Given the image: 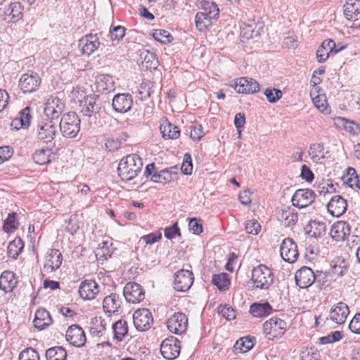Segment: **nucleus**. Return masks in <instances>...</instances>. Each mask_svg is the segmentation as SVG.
Here are the masks:
<instances>
[{
  "instance_id": "1",
  "label": "nucleus",
  "mask_w": 360,
  "mask_h": 360,
  "mask_svg": "<svg viewBox=\"0 0 360 360\" xmlns=\"http://www.w3.org/2000/svg\"><path fill=\"white\" fill-rule=\"evenodd\" d=\"M143 166L141 158L136 154H130L121 159L117 172L124 181H130L141 172Z\"/></svg>"
},
{
  "instance_id": "2",
  "label": "nucleus",
  "mask_w": 360,
  "mask_h": 360,
  "mask_svg": "<svg viewBox=\"0 0 360 360\" xmlns=\"http://www.w3.org/2000/svg\"><path fill=\"white\" fill-rule=\"evenodd\" d=\"M81 120L75 112H68L63 115L59 127L62 135L66 138L75 137L80 130Z\"/></svg>"
},
{
  "instance_id": "3",
  "label": "nucleus",
  "mask_w": 360,
  "mask_h": 360,
  "mask_svg": "<svg viewBox=\"0 0 360 360\" xmlns=\"http://www.w3.org/2000/svg\"><path fill=\"white\" fill-rule=\"evenodd\" d=\"M274 274L271 269L264 264H259L252 271V281L256 288L267 290L273 284Z\"/></svg>"
},
{
  "instance_id": "4",
  "label": "nucleus",
  "mask_w": 360,
  "mask_h": 360,
  "mask_svg": "<svg viewBox=\"0 0 360 360\" xmlns=\"http://www.w3.org/2000/svg\"><path fill=\"white\" fill-rule=\"evenodd\" d=\"M101 109V102L98 96L90 94L85 96L79 102V112L84 116L93 119L94 122L97 120V115Z\"/></svg>"
},
{
  "instance_id": "5",
  "label": "nucleus",
  "mask_w": 360,
  "mask_h": 360,
  "mask_svg": "<svg viewBox=\"0 0 360 360\" xmlns=\"http://www.w3.org/2000/svg\"><path fill=\"white\" fill-rule=\"evenodd\" d=\"M286 322L278 317H272L265 321L263 331L269 340L281 338L286 330Z\"/></svg>"
},
{
  "instance_id": "6",
  "label": "nucleus",
  "mask_w": 360,
  "mask_h": 360,
  "mask_svg": "<svg viewBox=\"0 0 360 360\" xmlns=\"http://www.w3.org/2000/svg\"><path fill=\"white\" fill-rule=\"evenodd\" d=\"M65 102L57 96H50L44 103V112L51 120H57L65 110Z\"/></svg>"
},
{
  "instance_id": "7",
  "label": "nucleus",
  "mask_w": 360,
  "mask_h": 360,
  "mask_svg": "<svg viewBox=\"0 0 360 360\" xmlns=\"http://www.w3.org/2000/svg\"><path fill=\"white\" fill-rule=\"evenodd\" d=\"M133 322L136 330L143 332L150 328L153 323V318L149 309H139L133 314Z\"/></svg>"
},
{
  "instance_id": "8",
  "label": "nucleus",
  "mask_w": 360,
  "mask_h": 360,
  "mask_svg": "<svg viewBox=\"0 0 360 360\" xmlns=\"http://www.w3.org/2000/svg\"><path fill=\"white\" fill-rule=\"evenodd\" d=\"M41 84L39 75L33 71L23 74L19 80V86L24 93L36 91Z\"/></svg>"
},
{
  "instance_id": "9",
  "label": "nucleus",
  "mask_w": 360,
  "mask_h": 360,
  "mask_svg": "<svg viewBox=\"0 0 360 360\" xmlns=\"http://www.w3.org/2000/svg\"><path fill=\"white\" fill-rule=\"evenodd\" d=\"M194 276L191 271L181 269L174 275V288L179 292H186L193 283Z\"/></svg>"
},
{
  "instance_id": "10",
  "label": "nucleus",
  "mask_w": 360,
  "mask_h": 360,
  "mask_svg": "<svg viewBox=\"0 0 360 360\" xmlns=\"http://www.w3.org/2000/svg\"><path fill=\"white\" fill-rule=\"evenodd\" d=\"M123 295L128 302L139 303L145 298V292L141 285L134 283H127L123 289Z\"/></svg>"
},
{
  "instance_id": "11",
  "label": "nucleus",
  "mask_w": 360,
  "mask_h": 360,
  "mask_svg": "<svg viewBox=\"0 0 360 360\" xmlns=\"http://www.w3.org/2000/svg\"><path fill=\"white\" fill-rule=\"evenodd\" d=\"M167 325L171 333L181 335L187 330L188 319L183 313H175L168 319Z\"/></svg>"
},
{
  "instance_id": "12",
  "label": "nucleus",
  "mask_w": 360,
  "mask_h": 360,
  "mask_svg": "<svg viewBox=\"0 0 360 360\" xmlns=\"http://www.w3.org/2000/svg\"><path fill=\"white\" fill-rule=\"evenodd\" d=\"M180 349V342L174 338L165 339L160 345L162 355L168 360L176 359L179 356Z\"/></svg>"
},
{
  "instance_id": "13",
  "label": "nucleus",
  "mask_w": 360,
  "mask_h": 360,
  "mask_svg": "<svg viewBox=\"0 0 360 360\" xmlns=\"http://www.w3.org/2000/svg\"><path fill=\"white\" fill-rule=\"evenodd\" d=\"M236 92L238 94H252L257 93L259 90V84L258 82L250 77H240L234 81V84H231Z\"/></svg>"
},
{
  "instance_id": "14",
  "label": "nucleus",
  "mask_w": 360,
  "mask_h": 360,
  "mask_svg": "<svg viewBox=\"0 0 360 360\" xmlns=\"http://www.w3.org/2000/svg\"><path fill=\"white\" fill-rule=\"evenodd\" d=\"M100 45L101 42L97 34H94L91 33L82 37L78 43L81 53L88 56L97 50Z\"/></svg>"
},
{
  "instance_id": "15",
  "label": "nucleus",
  "mask_w": 360,
  "mask_h": 360,
  "mask_svg": "<svg viewBox=\"0 0 360 360\" xmlns=\"http://www.w3.org/2000/svg\"><path fill=\"white\" fill-rule=\"evenodd\" d=\"M345 49L342 45H336L333 39L324 40L316 52V57L319 63H324L329 57L330 53H337Z\"/></svg>"
},
{
  "instance_id": "16",
  "label": "nucleus",
  "mask_w": 360,
  "mask_h": 360,
  "mask_svg": "<svg viewBox=\"0 0 360 360\" xmlns=\"http://www.w3.org/2000/svg\"><path fill=\"white\" fill-rule=\"evenodd\" d=\"M315 197L314 192L311 189H298L292 197V203L295 207L304 208L314 201Z\"/></svg>"
},
{
  "instance_id": "17",
  "label": "nucleus",
  "mask_w": 360,
  "mask_h": 360,
  "mask_svg": "<svg viewBox=\"0 0 360 360\" xmlns=\"http://www.w3.org/2000/svg\"><path fill=\"white\" fill-rule=\"evenodd\" d=\"M65 338L70 345L77 347H83L86 341L84 331L77 324H73L68 328Z\"/></svg>"
},
{
  "instance_id": "18",
  "label": "nucleus",
  "mask_w": 360,
  "mask_h": 360,
  "mask_svg": "<svg viewBox=\"0 0 360 360\" xmlns=\"http://www.w3.org/2000/svg\"><path fill=\"white\" fill-rule=\"evenodd\" d=\"M280 253L282 258L289 263H293L299 256L297 245L290 238H285L280 248Z\"/></svg>"
},
{
  "instance_id": "19",
  "label": "nucleus",
  "mask_w": 360,
  "mask_h": 360,
  "mask_svg": "<svg viewBox=\"0 0 360 360\" xmlns=\"http://www.w3.org/2000/svg\"><path fill=\"white\" fill-rule=\"evenodd\" d=\"M63 262V255L58 250L51 249L45 257L44 270L51 273L59 269Z\"/></svg>"
},
{
  "instance_id": "20",
  "label": "nucleus",
  "mask_w": 360,
  "mask_h": 360,
  "mask_svg": "<svg viewBox=\"0 0 360 360\" xmlns=\"http://www.w3.org/2000/svg\"><path fill=\"white\" fill-rule=\"evenodd\" d=\"M23 15V7L20 2H11L5 8L1 14L2 19L6 22H15L20 20Z\"/></svg>"
},
{
  "instance_id": "21",
  "label": "nucleus",
  "mask_w": 360,
  "mask_h": 360,
  "mask_svg": "<svg viewBox=\"0 0 360 360\" xmlns=\"http://www.w3.org/2000/svg\"><path fill=\"white\" fill-rule=\"evenodd\" d=\"M315 274L311 268L302 266L295 274L296 284L301 288L311 286L316 281Z\"/></svg>"
},
{
  "instance_id": "22",
  "label": "nucleus",
  "mask_w": 360,
  "mask_h": 360,
  "mask_svg": "<svg viewBox=\"0 0 360 360\" xmlns=\"http://www.w3.org/2000/svg\"><path fill=\"white\" fill-rule=\"evenodd\" d=\"M38 139L44 143L52 141L56 132V127L53 120H46L38 124Z\"/></svg>"
},
{
  "instance_id": "23",
  "label": "nucleus",
  "mask_w": 360,
  "mask_h": 360,
  "mask_svg": "<svg viewBox=\"0 0 360 360\" xmlns=\"http://www.w3.org/2000/svg\"><path fill=\"white\" fill-rule=\"evenodd\" d=\"M327 209L330 215L340 217L347 211V200L341 195H335L328 202Z\"/></svg>"
},
{
  "instance_id": "24",
  "label": "nucleus",
  "mask_w": 360,
  "mask_h": 360,
  "mask_svg": "<svg viewBox=\"0 0 360 360\" xmlns=\"http://www.w3.org/2000/svg\"><path fill=\"white\" fill-rule=\"evenodd\" d=\"M99 285L93 280L82 281L79 288V294L82 299L85 300H94L98 294Z\"/></svg>"
},
{
  "instance_id": "25",
  "label": "nucleus",
  "mask_w": 360,
  "mask_h": 360,
  "mask_svg": "<svg viewBox=\"0 0 360 360\" xmlns=\"http://www.w3.org/2000/svg\"><path fill=\"white\" fill-rule=\"evenodd\" d=\"M133 105L132 96L129 94H117L112 99V108L117 112H127Z\"/></svg>"
},
{
  "instance_id": "26",
  "label": "nucleus",
  "mask_w": 360,
  "mask_h": 360,
  "mask_svg": "<svg viewBox=\"0 0 360 360\" xmlns=\"http://www.w3.org/2000/svg\"><path fill=\"white\" fill-rule=\"evenodd\" d=\"M177 167H172L169 168L161 169L154 173L150 179L155 183L165 184L174 181L177 178L178 172Z\"/></svg>"
},
{
  "instance_id": "27",
  "label": "nucleus",
  "mask_w": 360,
  "mask_h": 360,
  "mask_svg": "<svg viewBox=\"0 0 360 360\" xmlns=\"http://www.w3.org/2000/svg\"><path fill=\"white\" fill-rule=\"evenodd\" d=\"M350 233L349 224L346 221H340L333 224L330 234L335 240L343 241L350 235Z\"/></svg>"
},
{
  "instance_id": "28",
  "label": "nucleus",
  "mask_w": 360,
  "mask_h": 360,
  "mask_svg": "<svg viewBox=\"0 0 360 360\" xmlns=\"http://www.w3.org/2000/svg\"><path fill=\"white\" fill-rule=\"evenodd\" d=\"M277 217L288 227L295 225L298 219L297 212L293 208L285 205L278 211Z\"/></svg>"
},
{
  "instance_id": "29",
  "label": "nucleus",
  "mask_w": 360,
  "mask_h": 360,
  "mask_svg": "<svg viewBox=\"0 0 360 360\" xmlns=\"http://www.w3.org/2000/svg\"><path fill=\"white\" fill-rule=\"evenodd\" d=\"M349 310L347 305L342 302L333 307L330 311V319L335 323L342 324L345 322Z\"/></svg>"
},
{
  "instance_id": "30",
  "label": "nucleus",
  "mask_w": 360,
  "mask_h": 360,
  "mask_svg": "<svg viewBox=\"0 0 360 360\" xmlns=\"http://www.w3.org/2000/svg\"><path fill=\"white\" fill-rule=\"evenodd\" d=\"M95 86L97 92L108 93L114 91L115 82L109 75H99L96 78Z\"/></svg>"
},
{
  "instance_id": "31",
  "label": "nucleus",
  "mask_w": 360,
  "mask_h": 360,
  "mask_svg": "<svg viewBox=\"0 0 360 360\" xmlns=\"http://www.w3.org/2000/svg\"><path fill=\"white\" fill-rule=\"evenodd\" d=\"M122 300L116 293H111L103 300V308L109 314L118 313L121 307Z\"/></svg>"
},
{
  "instance_id": "32",
  "label": "nucleus",
  "mask_w": 360,
  "mask_h": 360,
  "mask_svg": "<svg viewBox=\"0 0 360 360\" xmlns=\"http://www.w3.org/2000/svg\"><path fill=\"white\" fill-rule=\"evenodd\" d=\"M345 18L352 21L360 18V0H347L344 5Z\"/></svg>"
},
{
  "instance_id": "33",
  "label": "nucleus",
  "mask_w": 360,
  "mask_h": 360,
  "mask_svg": "<svg viewBox=\"0 0 360 360\" xmlns=\"http://www.w3.org/2000/svg\"><path fill=\"white\" fill-rule=\"evenodd\" d=\"M18 283L15 274L11 271H4L0 276V289L5 292H12Z\"/></svg>"
},
{
  "instance_id": "34",
  "label": "nucleus",
  "mask_w": 360,
  "mask_h": 360,
  "mask_svg": "<svg viewBox=\"0 0 360 360\" xmlns=\"http://www.w3.org/2000/svg\"><path fill=\"white\" fill-rule=\"evenodd\" d=\"M30 107L27 106L22 109L18 117L14 118L11 122V127L14 129H19L20 128L28 127L30 124L31 115H30Z\"/></svg>"
},
{
  "instance_id": "35",
  "label": "nucleus",
  "mask_w": 360,
  "mask_h": 360,
  "mask_svg": "<svg viewBox=\"0 0 360 360\" xmlns=\"http://www.w3.org/2000/svg\"><path fill=\"white\" fill-rule=\"evenodd\" d=\"M52 319L48 311L44 309L37 310L33 321L35 328L43 330L52 323Z\"/></svg>"
},
{
  "instance_id": "36",
  "label": "nucleus",
  "mask_w": 360,
  "mask_h": 360,
  "mask_svg": "<svg viewBox=\"0 0 360 360\" xmlns=\"http://www.w3.org/2000/svg\"><path fill=\"white\" fill-rule=\"evenodd\" d=\"M139 60L148 69L155 68L158 64L156 54L146 49L140 51Z\"/></svg>"
},
{
  "instance_id": "37",
  "label": "nucleus",
  "mask_w": 360,
  "mask_h": 360,
  "mask_svg": "<svg viewBox=\"0 0 360 360\" xmlns=\"http://www.w3.org/2000/svg\"><path fill=\"white\" fill-rule=\"evenodd\" d=\"M342 180L349 187L360 189V175H357L354 168L348 167L346 174L342 176Z\"/></svg>"
},
{
  "instance_id": "38",
  "label": "nucleus",
  "mask_w": 360,
  "mask_h": 360,
  "mask_svg": "<svg viewBox=\"0 0 360 360\" xmlns=\"http://www.w3.org/2000/svg\"><path fill=\"white\" fill-rule=\"evenodd\" d=\"M272 311V307L268 302L254 303L250 306V313L255 317H263L269 315Z\"/></svg>"
},
{
  "instance_id": "39",
  "label": "nucleus",
  "mask_w": 360,
  "mask_h": 360,
  "mask_svg": "<svg viewBox=\"0 0 360 360\" xmlns=\"http://www.w3.org/2000/svg\"><path fill=\"white\" fill-rule=\"evenodd\" d=\"M114 338L117 342H121L128 334V324L125 320L120 319L116 321L112 326Z\"/></svg>"
},
{
  "instance_id": "40",
  "label": "nucleus",
  "mask_w": 360,
  "mask_h": 360,
  "mask_svg": "<svg viewBox=\"0 0 360 360\" xmlns=\"http://www.w3.org/2000/svg\"><path fill=\"white\" fill-rule=\"evenodd\" d=\"M106 329V322L101 317H95L91 320L89 332L92 336L101 337Z\"/></svg>"
},
{
  "instance_id": "41",
  "label": "nucleus",
  "mask_w": 360,
  "mask_h": 360,
  "mask_svg": "<svg viewBox=\"0 0 360 360\" xmlns=\"http://www.w3.org/2000/svg\"><path fill=\"white\" fill-rule=\"evenodd\" d=\"M201 11L204 14H207V17L212 19H216L219 17V9L215 2L212 1L205 0L201 2Z\"/></svg>"
},
{
  "instance_id": "42",
  "label": "nucleus",
  "mask_w": 360,
  "mask_h": 360,
  "mask_svg": "<svg viewBox=\"0 0 360 360\" xmlns=\"http://www.w3.org/2000/svg\"><path fill=\"white\" fill-rule=\"evenodd\" d=\"M160 130L164 138L169 139H176L180 134V131L178 127L167 121H165L160 124Z\"/></svg>"
},
{
  "instance_id": "43",
  "label": "nucleus",
  "mask_w": 360,
  "mask_h": 360,
  "mask_svg": "<svg viewBox=\"0 0 360 360\" xmlns=\"http://www.w3.org/2000/svg\"><path fill=\"white\" fill-rule=\"evenodd\" d=\"M315 278L316 281H314V283H316L320 289H326L334 280L330 273L323 271H316Z\"/></svg>"
},
{
  "instance_id": "44",
  "label": "nucleus",
  "mask_w": 360,
  "mask_h": 360,
  "mask_svg": "<svg viewBox=\"0 0 360 360\" xmlns=\"http://www.w3.org/2000/svg\"><path fill=\"white\" fill-rule=\"evenodd\" d=\"M254 338L243 337L238 340L234 346L233 349L238 353H245L251 349L254 346Z\"/></svg>"
},
{
  "instance_id": "45",
  "label": "nucleus",
  "mask_w": 360,
  "mask_h": 360,
  "mask_svg": "<svg viewBox=\"0 0 360 360\" xmlns=\"http://www.w3.org/2000/svg\"><path fill=\"white\" fill-rule=\"evenodd\" d=\"M53 154L50 149H40L37 150L32 155L35 163L44 165L51 162Z\"/></svg>"
},
{
  "instance_id": "46",
  "label": "nucleus",
  "mask_w": 360,
  "mask_h": 360,
  "mask_svg": "<svg viewBox=\"0 0 360 360\" xmlns=\"http://www.w3.org/2000/svg\"><path fill=\"white\" fill-rule=\"evenodd\" d=\"M47 360H66L67 352L62 347H53L48 349L46 352Z\"/></svg>"
},
{
  "instance_id": "47",
  "label": "nucleus",
  "mask_w": 360,
  "mask_h": 360,
  "mask_svg": "<svg viewBox=\"0 0 360 360\" xmlns=\"http://www.w3.org/2000/svg\"><path fill=\"white\" fill-rule=\"evenodd\" d=\"M24 244L20 238H15L8 243L7 247L8 255L13 259H16L22 250Z\"/></svg>"
},
{
  "instance_id": "48",
  "label": "nucleus",
  "mask_w": 360,
  "mask_h": 360,
  "mask_svg": "<svg viewBox=\"0 0 360 360\" xmlns=\"http://www.w3.org/2000/svg\"><path fill=\"white\" fill-rule=\"evenodd\" d=\"M255 27L256 24L253 21L250 20L248 22L243 23L240 27V36L247 39L257 36L259 32L255 30Z\"/></svg>"
},
{
  "instance_id": "49",
  "label": "nucleus",
  "mask_w": 360,
  "mask_h": 360,
  "mask_svg": "<svg viewBox=\"0 0 360 360\" xmlns=\"http://www.w3.org/2000/svg\"><path fill=\"white\" fill-rule=\"evenodd\" d=\"M339 124H341L344 129L353 135H357L360 133V126L354 121L349 120L344 117L337 119Z\"/></svg>"
},
{
  "instance_id": "50",
  "label": "nucleus",
  "mask_w": 360,
  "mask_h": 360,
  "mask_svg": "<svg viewBox=\"0 0 360 360\" xmlns=\"http://www.w3.org/2000/svg\"><path fill=\"white\" fill-rule=\"evenodd\" d=\"M212 281V283L220 290H225L228 289L230 284L228 275L224 273L213 275Z\"/></svg>"
},
{
  "instance_id": "51",
  "label": "nucleus",
  "mask_w": 360,
  "mask_h": 360,
  "mask_svg": "<svg viewBox=\"0 0 360 360\" xmlns=\"http://www.w3.org/2000/svg\"><path fill=\"white\" fill-rule=\"evenodd\" d=\"M112 243H109L108 241H103L101 244H99L98 248L96 250V256L100 258L103 257L105 259H107L108 257H110L112 254Z\"/></svg>"
},
{
  "instance_id": "52",
  "label": "nucleus",
  "mask_w": 360,
  "mask_h": 360,
  "mask_svg": "<svg viewBox=\"0 0 360 360\" xmlns=\"http://www.w3.org/2000/svg\"><path fill=\"white\" fill-rule=\"evenodd\" d=\"M16 217L17 214L15 212L8 214L3 224V229L5 232L9 233L18 228L19 223L16 220Z\"/></svg>"
},
{
  "instance_id": "53",
  "label": "nucleus",
  "mask_w": 360,
  "mask_h": 360,
  "mask_svg": "<svg viewBox=\"0 0 360 360\" xmlns=\"http://www.w3.org/2000/svg\"><path fill=\"white\" fill-rule=\"evenodd\" d=\"M195 26L199 31H204L211 25V20L207 17V14L198 12L195 17Z\"/></svg>"
},
{
  "instance_id": "54",
  "label": "nucleus",
  "mask_w": 360,
  "mask_h": 360,
  "mask_svg": "<svg viewBox=\"0 0 360 360\" xmlns=\"http://www.w3.org/2000/svg\"><path fill=\"white\" fill-rule=\"evenodd\" d=\"M153 38L161 44H167L172 41L173 37L168 31L158 29L153 34Z\"/></svg>"
},
{
  "instance_id": "55",
  "label": "nucleus",
  "mask_w": 360,
  "mask_h": 360,
  "mask_svg": "<svg viewBox=\"0 0 360 360\" xmlns=\"http://www.w3.org/2000/svg\"><path fill=\"white\" fill-rule=\"evenodd\" d=\"M319 352L314 347L304 348L300 353V360H319Z\"/></svg>"
},
{
  "instance_id": "56",
  "label": "nucleus",
  "mask_w": 360,
  "mask_h": 360,
  "mask_svg": "<svg viewBox=\"0 0 360 360\" xmlns=\"http://www.w3.org/2000/svg\"><path fill=\"white\" fill-rule=\"evenodd\" d=\"M18 360H40L38 352L33 348L23 349L19 354Z\"/></svg>"
},
{
  "instance_id": "57",
  "label": "nucleus",
  "mask_w": 360,
  "mask_h": 360,
  "mask_svg": "<svg viewBox=\"0 0 360 360\" xmlns=\"http://www.w3.org/2000/svg\"><path fill=\"white\" fill-rule=\"evenodd\" d=\"M268 101L269 103L277 102L283 96V93L281 90L273 88H267L264 92Z\"/></svg>"
},
{
  "instance_id": "58",
  "label": "nucleus",
  "mask_w": 360,
  "mask_h": 360,
  "mask_svg": "<svg viewBox=\"0 0 360 360\" xmlns=\"http://www.w3.org/2000/svg\"><path fill=\"white\" fill-rule=\"evenodd\" d=\"M181 170L182 173L186 175L191 174L192 173V160L191 155L188 153H186L184 156V161L181 165Z\"/></svg>"
},
{
  "instance_id": "59",
  "label": "nucleus",
  "mask_w": 360,
  "mask_h": 360,
  "mask_svg": "<svg viewBox=\"0 0 360 360\" xmlns=\"http://www.w3.org/2000/svg\"><path fill=\"white\" fill-rule=\"evenodd\" d=\"M260 228V224L255 219L247 221L245 226L246 232L253 235H257L259 233Z\"/></svg>"
},
{
  "instance_id": "60",
  "label": "nucleus",
  "mask_w": 360,
  "mask_h": 360,
  "mask_svg": "<svg viewBox=\"0 0 360 360\" xmlns=\"http://www.w3.org/2000/svg\"><path fill=\"white\" fill-rule=\"evenodd\" d=\"M190 136L193 140L200 141L204 136L202 127L201 124H195L191 127Z\"/></svg>"
},
{
  "instance_id": "61",
  "label": "nucleus",
  "mask_w": 360,
  "mask_h": 360,
  "mask_svg": "<svg viewBox=\"0 0 360 360\" xmlns=\"http://www.w3.org/2000/svg\"><path fill=\"white\" fill-rule=\"evenodd\" d=\"M164 233H165V236L167 239H170V240L174 238L176 236H180L181 235L180 229H179V227L177 226V223H175L174 224H173L171 226L166 227L164 230Z\"/></svg>"
},
{
  "instance_id": "62",
  "label": "nucleus",
  "mask_w": 360,
  "mask_h": 360,
  "mask_svg": "<svg viewBox=\"0 0 360 360\" xmlns=\"http://www.w3.org/2000/svg\"><path fill=\"white\" fill-rule=\"evenodd\" d=\"M309 226H311V229H315V231L313 232L312 234L315 237L320 236L326 231V226L323 222H320L314 220L310 221Z\"/></svg>"
},
{
  "instance_id": "63",
  "label": "nucleus",
  "mask_w": 360,
  "mask_h": 360,
  "mask_svg": "<svg viewBox=\"0 0 360 360\" xmlns=\"http://www.w3.org/2000/svg\"><path fill=\"white\" fill-rule=\"evenodd\" d=\"M161 238L162 233L156 231L142 236L141 240H143L146 244L151 245L160 240Z\"/></svg>"
},
{
  "instance_id": "64",
  "label": "nucleus",
  "mask_w": 360,
  "mask_h": 360,
  "mask_svg": "<svg viewBox=\"0 0 360 360\" xmlns=\"http://www.w3.org/2000/svg\"><path fill=\"white\" fill-rule=\"evenodd\" d=\"M349 328L352 333L360 334V313L356 314L351 320Z\"/></svg>"
}]
</instances>
